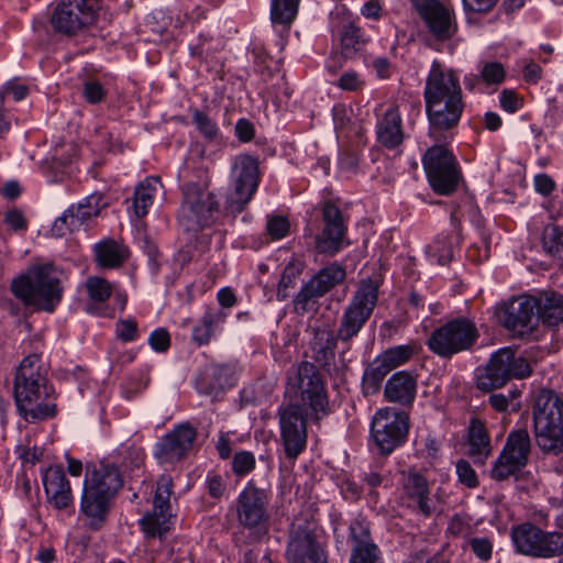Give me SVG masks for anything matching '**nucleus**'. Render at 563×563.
I'll list each match as a JSON object with an SVG mask.
<instances>
[{
  "instance_id": "obj_12",
  "label": "nucleus",
  "mask_w": 563,
  "mask_h": 563,
  "mask_svg": "<svg viewBox=\"0 0 563 563\" xmlns=\"http://www.w3.org/2000/svg\"><path fill=\"white\" fill-rule=\"evenodd\" d=\"M286 559L288 563H327L317 541L313 521L294 519L289 528Z\"/></svg>"
},
{
  "instance_id": "obj_29",
  "label": "nucleus",
  "mask_w": 563,
  "mask_h": 563,
  "mask_svg": "<svg viewBox=\"0 0 563 563\" xmlns=\"http://www.w3.org/2000/svg\"><path fill=\"white\" fill-rule=\"evenodd\" d=\"M534 421V437L538 446L545 453L558 455L563 451V423L545 421L543 418Z\"/></svg>"
},
{
  "instance_id": "obj_24",
  "label": "nucleus",
  "mask_w": 563,
  "mask_h": 563,
  "mask_svg": "<svg viewBox=\"0 0 563 563\" xmlns=\"http://www.w3.org/2000/svg\"><path fill=\"white\" fill-rule=\"evenodd\" d=\"M13 395L19 413L29 422L54 418L57 413L48 393L41 389H13Z\"/></svg>"
},
{
  "instance_id": "obj_53",
  "label": "nucleus",
  "mask_w": 563,
  "mask_h": 563,
  "mask_svg": "<svg viewBox=\"0 0 563 563\" xmlns=\"http://www.w3.org/2000/svg\"><path fill=\"white\" fill-rule=\"evenodd\" d=\"M378 547H369V549H352L350 563H378Z\"/></svg>"
},
{
  "instance_id": "obj_23",
  "label": "nucleus",
  "mask_w": 563,
  "mask_h": 563,
  "mask_svg": "<svg viewBox=\"0 0 563 563\" xmlns=\"http://www.w3.org/2000/svg\"><path fill=\"white\" fill-rule=\"evenodd\" d=\"M536 297L521 296L511 300L505 308L500 320L515 335L531 333L533 321L538 319Z\"/></svg>"
},
{
  "instance_id": "obj_46",
  "label": "nucleus",
  "mask_w": 563,
  "mask_h": 563,
  "mask_svg": "<svg viewBox=\"0 0 563 563\" xmlns=\"http://www.w3.org/2000/svg\"><path fill=\"white\" fill-rule=\"evenodd\" d=\"M412 354V349L407 345H399L387 350L379 357L393 369L406 363Z\"/></svg>"
},
{
  "instance_id": "obj_51",
  "label": "nucleus",
  "mask_w": 563,
  "mask_h": 563,
  "mask_svg": "<svg viewBox=\"0 0 563 563\" xmlns=\"http://www.w3.org/2000/svg\"><path fill=\"white\" fill-rule=\"evenodd\" d=\"M470 547L473 553L482 561H488L493 553V542L486 537L472 538Z\"/></svg>"
},
{
  "instance_id": "obj_47",
  "label": "nucleus",
  "mask_w": 563,
  "mask_h": 563,
  "mask_svg": "<svg viewBox=\"0 0 563 563\" xmlns=\"http://www.w3.org/2000/svg\"><path fill=\"white\" fill-rule=\"evenodd\" d=\"M332 115L336 132L347 136L350 124L352 122V111L344 104H336L332 109Z\"/></svg>"
},
{
  "instance_id": "obj_60",
  "label": "nucleus",
  "mask_w": 563,
  "mask_h": 563,
  "mask_svg": "<svg viewBox=\"0 0 563 563\" xmlns=\"http://www.w3.org/2000/svg\"><path fill=\"white\" fill-rule=\"evenodd\" d=\"M213 319L211 316H206L202 320V324L198 325L192 331V338L199 344H206L209 342L211 336Z\"/></svg>"
},
{
  "instance_id": "obj_39",
  "label": "nucleus",
  "mask_w": 563,
  "mask_h": 563,
  "mask_svg": "<svg viewBox=\"0 0 563 563\" xmlns=\"http://www.w3.org/2000/svg\"><path fill=\"white\" fill-rule=\"evenodd\" d=\"M302 272L300 262H290L284 269L277 290V299L284 301L289 297V289L296 286V282Z\"/></svg>"
},
{
  "instance_id": "obj_27",
  "label": "nucleus",
  "mask_w": 563,
  "mask_h": 563,
  "mask_svg": "<svg viewBox=\"0 0 563 563\" xmlns=\"http://www.w3.org/2000/svg\"><path fill=\"white\" fill-rule=\"evenodd\" d=\"M43 483L47 499L56 509H66L73 504L70 485L62 467H48Z\"/></svg>"
},
{
  "instance_id": "obj_22",
  "label": "nucleus",
  "mask_w": 563,
  "mask_h": 563,
  "mask_svg": "<svg viewBox=\"0 0 563 563\" xmlns=\"http://www.w3.org/2000/svg\"><path fill=\"white\" fill-rule=\"evenodd\" d=\"M106 206L100 194H93L84 199L77 206L68 208L53 224V233L64 236L68 232L79 230L86 221L97 217Z\"/></svg>"
},
{
  "instance_id": "obj_57",
  "label": "nucleus",
  "mask_w": 563,
  "mask_h": 563,
  "mask_svg": "<svg viewBox=\"0 0 563 563\" xmlns=\"http://www.w3.org/2000/svg\"><path fill=\"white\" fill-rule=\"evenodd\" d=\"M82 95L88 102L98 103L104 98L106 90L97 80H88L84 85Z\"/></svg>"
},
{
  "instance_id": "obj_44",
  "label": "nucleus",
  "mask_w": 563,
  "mask_h": 563,
  "mask_svg": "<svg viewBox=\"0 0 563 563\" xmlns=\"http://www.w3.org/2000/svg\"><path fill=\"white\" fill-rule=\"evenodd\" d=\"M391 371L380 357H377L364 372L363 383L368 387H379L386 375Z\"/></svg>"
},
{
  "instance_id": "obj_31",
  "label": "nucleus",
  "mask_w": 563,
  "mask_h": 563,
  "mask_svg": "<svg viewBox=\"0 0 563 563\" xmlns=\"http://www.w3.org/2000/svg\"><path fill=\"white\" fill-rule=\"evenodd\" d=\"M562 422L563 400L553 389H541L536 398L533 420Z\"/></svg>"
},
{
  "instance_id": "obj_58",
  "label": "nucleus",
  "mask_w": 563,
  "mask_h": 563,
  "mask_svg": "<svg viewBox=\"0 0 563 563\" xmlns=\"http://www.w3.org/2000/svg\"><path fill=\"white\" fill-rule=\"evenodd\" d=\"M338 86L346 91H357L363 88L364 82L361 80L357 73L346 71L339 78Z\"/></svg>"
},
{
  "instance_id": "obj_4",
  "label": "nucleus",
  "mask_w": 563,
  "mask_h": 563,
  "mask_svg": "<svg viewBox=\"0 0 563 563\" xmlns=\"http://www.w3.org/2000/svg\"><path fill=\"white\" fill-rule=\"evenodd\" d=\"M12 292L25 305L53 312L63 295L59 274L51 264L37 265L13 279Z\"/></svg>"
},
{
  "instance_id": "obj_26",
  "label": "nucleus",
  "mask_w": 563,
  "mask_h": 563,
  "mask_svg": "<svg viewBox=\"0 0 563 563\" xmlns=\"http://www.w3.org/2000/svg\"><path fill=\"white\" fill-rule=\"evenodd\" d=\"M336 338L334 333L328 329H318L314 332L311 342L312 358L321 366L327 368V372L333 377L332 386L339 387L346 384L344 367H333L331 371V362L335 357Z\"/></svg>"
},
{
  "instance_id": "obj_48",
  "label": "nucleus",
  "mask_w": 563,
  "mask_h": 563,
  "mask_svg": "<svg viewBox=\"0 0 563 563\" xmlns=\"http://www.w3.org/2000/svg\"><path fill=\"white\" fill-rule=\"evenodd\" d=\"M115 335L123 342H132L139 336L137 322L133 319H120L115 323Z\"/></svg>"
},
{
  "instance_id": "obj_20",
  "label": "nucleus",
  "mask_w": 563,
  "mask_h": 563,
  "mask_svg": "<svg viewBox=\"0 0 563 563\" xmlns=\"http://www.w3.org/2000/svg\"><path fill=\"white\" fill-rule=\"evenodd\" d=\"M428 31L438 40H450L457 31L454 11L439 0H412Z\"/></svg>"
},
{
  "instance_id": "obj_21",
  "label": "nucleus",
  "mask_w": 563,
  "mask_h": 563,
  "mask_svg": "<svg viewBox=\"0 0 563 563\" xmlns=\"http://www.w3.org/2000/svg\"><path fill=\"white\" fill-rule=\"evenodd\" d=\"M197 431L183 423L167 433L156 443L154 455L161 464H172L183 460L192 449Z\"/></svg>"
},
{
  "instance_id": "obj_18",
  "label": "nucleus",
  "mask_w": 563,
  "mask_h": 563,
  "mask_svg": "<svg viewBox=\"0 0 563 563\" xmlns=\"http://www.w3.org/2000/svg\"><path fill=\"white\" fill-rule=\"evenodd\" d=\"M345 269L339 264H330L321 268L302 286L294 299L295 310L305 313L312 303L345 279Z\"/></svg>"
},
{
  "instance_id": "obj_54",
  "label": "nucleus",
  "mask_w": 563,
  "mask_h": 563,
  "mask_svg": "<svg viewBox=\"0 0 563 563\" xmlns=\"http://www.w3.org/2000/svg\"><path fill=\"white\" fill-rule=\"evenodd\" d=\"M361 30L353 24L345 25L342 32L341 43L344 49H357L361 43Z\"/></svg>"
},
{
  "instance_id": "obj_52",
  "label": "nucleus",
  "mask_w": 563,
  "mask_h": 563,
  "mask_svg": "<svg viewBox=\"0 0 563 563\" xmlns=\"http://www.w3.org/2000/svg\"><path fill=\"white\" fill-rule=\"evenodd\" d=\"M148 344L158 353L166 352L170 346V336L166 329L158 328L148 336Z\"/></svg>"
},
{
  "instance_id": "obj_59",
  "label": "nucleus",
  "mask_w": 563,
  "mask_h": 563,
  "mask_svg": "<svg viewBox=\"0 0 563 563\" xmlns=\"http://www.w3.org/2000/svg\"><path fill=\"white\" fill-rule=\"evenodd\" d=\"M418 385L417 378L407 371L395 373L388 380L385 387H416Z\"/></svg>"
},
{
  "instance_id": "obj_61",
  "label": "nucleus",
  "mask_w": 563,
  "mask_h": 563,
  "mask_svg": "<svg viewBox=\"0 0 563 563\" xmlns=\"http://www.w3.org/2000/svg\"><path fill=\"white\" fill-rule=\"evenodd\" d=\"M520 390L512 389L509 391L508 396H505L503 394H493L489 397V402L493 408H495L498 411H505L508 406L519 397Z\"/></svg>"
},
{
  "instance_id": "obj_30",
  "label": "nucleus",
  "mask_w": 563,
  "mask_h": 563,
  "mask_svg": "<svg viewBox=\"0 0 563 563\" xmlns=\"http://www.w3.org/2000/svg\"><path fill=\"white\" fill-rule=\"evenodd\" d=\"M537 314L543 324L558 327L563 324V294L544 291L536 298Z\"/></svg>"
},
{
  "instance_id": "obj_56",
  "label": "nucleus",
  "mask_w": 563,
  "mask_h": 563,
  "mask_svg": "<svg viewBox=\"0 0 563 563\" xmlns=\"http://www.w3.org/2000/svg\"><path fill=\"white\" fill-rule=\"evenodd\" d=\"M416 389H384L385 398L390 402L402 406L411 405L415 399Z\"/></svg>"
},
{
  "instance_id": "obj_1",
  "label": "nucleus",
  "mask_w": 563,
  "mask_h": 563,
  "mask_svg": "<svg viewBox=\"0 0 563 563\" xmlns=\"http://www.w3.org/2000/svg\"><path fill=\"white\" fill-rule=\"evenodd\" d=\"M330 411L325 389H286L279 406L280 439L285 455L295 461L307 445V418L318 422Z\"/></svg>"
},
{
  "instance_id": "obj_50",
  "label": "nucleus",
  "mask_w": 563,
  "mask_h": 563,
  "mask_svg": "<svg viewBox=\"0 0 563 563\" xmlns=\"http://www.w3.org/2000/svg\"><path fill=\"white\" fill-rule=\"evenodd\" d=\"M255 466V457L251 452L242 451L235 453L232 461V470L236 475H245Z\"/></svg>"
},
{
  "instance_id": "obj_35",
  "label": "nucleus",
  "mask_w": 563,
  "mask_h": 563,
  "mask_svg": "<svg viewBox=\"0 0 563 563\" xmlns=\"http://www.w3.org/2000/svg\"><path fill=\"white\" fill-rule=\"evenodd\" d=\"M327 384L310 362H301L288 375L287 387H323Z\"/></svg>"
},
{
  "instance_id": "obj_62",
  "label": "nucleus",
  "mask_w": 563,
  "mask_h": 563,
  "mask_svg": "<svg viewBox=\"0 0 563 563\" xmlns=\"http://www.w3.org/2000/svg\"><path fill=\"white\" fill-rule=\"evenodd\" d=\"M208 493L213 498H220L225 493V484L218 474H210L207 477Z\"/></svg>"
},
{
  "instance_id": "obj_63",
  "label": "nucleus",
  "mask_w": 563,
  "mask_h": 563,
  "mask_svg": "<svg viewBox=\"0 0 563 563\" xmlns=\"http://www.w3.org/2000/svg\"><path fill=\"white\" fill-rule=\"evenodd\" d=\"M500 106L505 111L514 113L521 107V102L512 90L506 89L500 95Z\"/></svg>"
},
{
  "instance_id": "obj_40",
  "label": "nucleus",
  "mask_w": 563,
  "mask_h": 563,
  "mask_svg": "<svg viewBox=\"0 0 563 563\" xmlns=\"http://www.w3.org/2000/svg\"><path fill=\"white\" fill-rule=\"evenodd\" d=\"M544 251L552 256L563 255V230L555 224H548L542 233Z\"/></svg>"
},
{
  "instance_id": "obj_36",
  "label": "nucleus",
  "mask_w": 563,
  "mask_h": 563,
  "mask_svg": "<svg viewBox=\"0 0 563 563\" xmlns=\"http://www.w3.org/2000/svg\"><path fill=\"white\" fill-rule=\"evenodd\" d=\"M158 187L159 180L155 177L146 178L136 187L133 198V209L137 218H142L147 213V209L152 206Z\"/></svg>"
},
{
  "instance_id": "obj_28",
  "label": "nucleus",
  "mask_w": 563,
  "mask_h": 563,
  "mask_svg": "<svg viewBox=\"0 0 563 563\" xmlns=\"http://www.w3.org/2000/svg\"><path fill=\"white\" fill-rule=\"evenodd\" d=\"M377 141L386 148L393 150L404 142L402 120L397 108L386 110L376 124Z\"/></svg>"
},
{
  "instance_id": "obj_10",
  "label": "nucleus",
  "mask_w": 563,
  "mask_h": 563,
  "mask_svg": "<svg viewBox=\"0 0 563 563\" xmlns=\"http://www.w3.org/2000/svg\"><path fill=\"white\" fill-rule=\"evenodd\" d=\"M378 284L363 280L346 307L338 330V338L347 341L355 336L369 319L378 300Z\"/></svg>"
},
{
  "instance_id": "obj_32",
  "label": "nucleus",
  "mask_w": 563,
  "mask_h": 563,
  "mask_svg": "<svg viewBox=\"0 0 563 563\" xmlns=\"http://www.w3.org/2000/svg\"><path fill=\"white\" fill-rule=\"evenodd\" d=\"M468 455L476 463L484 464L492 453L489 435L484 424L477 419H472L468 427Z\"/></svg>"
},
{
  "instance_id": "obj_49",
  "label": "nucleus",
  "mask_w": 563,
  "mask_h": 563,
  "mask_svg": "<svg viewBox=\"0 0 563 563\" xmlns=\"http://www.w3.org/2000/svg\"><path fill=\"white\" fill-rule=\"evenodd\" d=\"M456 475L463 485L468 488H475L478 485V478L475 470L466 460H460L456 463Z\"/></svg>"
},
{
  "instance_id": "obj_37",
  "label": "nucleus",
  "mask_w": 563,
  "mask_h": 563,
  "mask_svg": "<svg viewBox=\"0 0 563 563\" xmlns=\"http://www.w3.org/2000/svg\"><path fill=\"white\" fill-rule=\"evenodd\" d=\"M460 243L461 235L459 232L450 235H439L429 245L430 255L437 260L438 264L446 265L453 257V247Z\"/></svg>"
},
{
  "instance_id": "obj_16",
  "label": "nucleus",
  "mask_w": 563,
  "mask_h": 563,
  "mask_svg": "<svg viewBox=\"0 0 563 563\" xmlns=\"http://www.w3.org/2000/svg\"><path fill=\"white\" fill-rule=\"evenodd\" d=\"M173 481L168 475H162L156 485L153 499V510L140 519V525L147 538H163L172 527L170 509Z\"/></svg>"
},
{
  "instance_id": "obj_34",
  "label": "nucleus",
  "mask_w": 563,
  "mask_h": 563,
  "mask_svg": "<svg viewBox=\"0 0 563 563\" xmlns=\"http://www.w3.org/2000/svg\"><path fill=\"white\" fill-rule=\"evenodd\" d=\"M98 264L104 268H115L128 258V250L112 240L102 241L95 245Z\"/></svg>"
},
{
  "instance_id": "obj_55",
  "label": "nucleus",
  "mask_w": 563,
  "mask_h": 563,
  "mask_svg": "<svg viewBox=\"0 0 563 563\" xmlns=\"http://www.w3.org/2000/svg\"><path fill=\"white\" fill-rule=\"evenodd\" d=\"M266 229L273 240H280L288 234L289 223L283 217H273L268 220Z\"/></svg>"
},
{
  "instance_id": "obj_45",
  "label": "nucleus",
  "mask_w": 563,
  "mask_h": 563,
  "mask_svg": "<svg viewBox=\"0 0 563 563\" xmlns=\"http://www.w3.org/2000/svg\"><path fill=\"white\" fill-rule=\"evenodd\" d=\"M192 121L196 124L199 132L208 140H214L219 134L217 124L211 118L200 110L192 112Z\"/></svg>"
},
{
  "instance_id": "obj_9",
  "label": "nucleus",
  "mask_w": 563,
  "mask_h": 563,
  "mask_svg": "<svg viewBox=\"0 0 563 563\" xmlns=\"http://www.w3.org/2000/svg\"><path fill=\"white\" fill-rule=\"evenodd\" d=\"M511 540L517 552L532 558L563 555V533L544 531L532 523L512 527Z\"/></svg>"
},
{
  "instance_id": "obj_3",
  "label": "nucleus",
  "mask_w": 563,
  "mask_h": 563,
  "mask_svg": "<svg viewBox=\"0 0 563 563\" xmlns=\"http://www.w3.org/2000/svg\"><path fill=\"white\" fill-rule=\"evenodd\" d=\"M122 484L119 470L109 464H100L93 468L89 477H86L80 510L91 529L98 530L102 527L110 510L111 499Z\"/></svg>"
},
{
  "instance_id": "obj_6",
  "label": "nucleus",
  "mask_w": 563,
  "mask_h": 563,
  "mask_svg": "<svg viewBox=\"0 0 563 563\" xmlns=\"http://www.w3.org/2000/svg\"><path fill=\"white\" fill-rule=\"evenodd\" d=\"M221 214L229 216L220 208L216 196L202 186L189 183L184 188V203L179 219L186 230H197L213 224Z\"/></svg>"
},
{
  "instance_id": "obj_17",
  "label": "nucleus",
  "mask_w": 563,
  "mask_h": 563,
  "mask_svg": "<svg viewBox=\"0 0 563 563\" xmlns=\"http://www.w3.org/2000/svg\"><path fill=\"white\" fill-rule=\"evenodd\" d=\"M321 213L322 230L316 236V249L319 253L334 255L350 244L346 240V220L332 201L323 203Z\"/></svg>"
},
{
  "instance_id": "obj_38",
  "label": "nucleus",
  "mask_w": 563,
  "mask_h": 563,
  "mask_svg": "<svg viewBox=\"0 0 563 563\" xmlns=\"http://www.w3.org/2000/svg\"><path fill=\"white\" fill-rule=\"evenodd\" d=\"M300 0H272L273 23L289 25L296 18Z\"/></svg>"
},
{
  "instance_id": "obj_7",
  "label": "nucleus",
  "mask_w": 563,
  "mask_h": 563,
  "mask_svg": "<svg viewBox=\"0 0 563 563\" xmlns=\"http://www.w3.org/2000/svg\"><path fill=\"white\" fill-rule=\"evenodd\" d=\"M269 496L265 489L249 483L236 498V519L250 536L260 540L268 532Z\"/></svg>"
},
{
  "instance_id": "obj_33",
  "label": "nucleus",
  "mask_w": 563,
  "mask_h": 563,
  "mask_svg": "<svg viewBox=\"0 0 563 563\" xmlns=\"http://www.w3.org/2000/svg\"><path fill=\"white\" fill-rule=\"evenodd\" d=\"M46 377L40 367L37 355L26 356L16 369L14 387H45Z\"/></svg>"
},
{
  "instance_id": "obj_15",
  "label": "nucleus",
  "mask_w": 563,
  "mask_h": 563,
  "mask_svg": "<svg viewBox=\"0 0 563 563\" xmlns=\"http://www.w3.org/2000/svg\"><path fill=\"white\" fill-rule=\"evenodd\" d=\"M98 9V0H60L51 22L56 32L74 35L93 24Z\"/></svg>"
},
{
  "instance_id": "obj_14",
  "label": "nucleus",
  "mask_w": 563,
  "mask_h": 563,
  "mask_svg": "<svg viewBox=\"0 0 563 563\" xmlns=\"http://www.w3.org/2000/svg\"><path fill=\"white\" fill-rule=\"evenodd\" d=\"M531 451L530 437L526 429L511 431L506 444L495 461L490 476L493 479L501 482L510 476H516L527 465Z\"/></svg>"
},
{
  "instance_id": "obj_64",
  "label": "nucleus",
  "mask_w": 563,
  "mask_h": 563,
  "mask_svg": "<svg viewBox=\"0 0 563 563\" xmlns=\"http://www.w3.org/2000/svg\"><path fill=\"white\" fill-rule=\"evenodd\" d=\"M358 164V155L354 150H344L339 157V165L342 170L353 172Z\"/></svg>"
},
{
  "instance_id": "obj_19",
  "label": "nucleus",
  "mask_w": 563,
  "mask_h": 563,
  "mask_svg": "<svg viewBox=\"0 0 563 563\" xmlns=\"http://www.w3.org/2000/svg\"><path fill=\"white\" fill-rule=\"evenodd\" d=\"M531 373L529 363L516 357L509 349H500L490 357L486 368L489 383L479 382L476 387H503L512 378H523Z\"/></svg>"
},
{
  "instance_id": "obj_25",
  "label": "nucleus",
  "mask_w": 563,
  "mask_h": 563,
  "mask_svg": "<svg viewBox=\"0 0 563 563\" xmlns=\"http://www.w3.org/2000/svg\"><path fill=\"white\" fill-rule=\"evenodd\" d=\"M401 485L408 505L424 516L437 511V499L431 495L427 478L416 470L401 473Z\"/></svg>"
},
{
  "instance_id": "obj_11",
  "label": "nucleus",
  "mask_w": 563,
  "mask_h": 563,
  "mask_svg": "<svg viewBox=\"0 0 563 563\" xmlns=\"http://www.w3.org/2000/svg\"><path fill=\"white\" fill-rule=\"evenodd\" d=\"M408 429L409 418L405 411L385 407L374 415L371 434L379 452L389 454L405 441Z\"/></svg>"
},
{
  "instance_id": "obj_42",
  "label": "nucleus",
  "mask_w": 563,
  "mask_h": 563,
  "mask_svg": "<svg viewBox=\"0 0 563 563\" xmlns=\"http://www.w3.org/2000/svg\"><path fill=\"white\" fill-rule=\"evenodd\" d=\"M350 540L352 542V549H369V547H377L371 539L368 526L358 520L350 525Z\"/></svg>"
},
{
  "instance_id": "obj_2",
  "label": "nucleus",
  "mask_w": 563,
  "mask_h": 563,
  "mask_svg": "<svg viewBox=\"0 0 563 563\" xmlns=\"http://www.w3.org/2000/svg\"><path fill=\"white\" fill-rule=\"evenodd\" d=\"M430 123L429 135L441 140V132L457 125L463 109L462 88L455 70L433 62L423 91Z\"/></svg>"
},
{
  "instance_id": "obj_13",
  "label": "nucleus",
  "mask_w": 563,
  "mask_h": 563,
  "mask_svg": "<svg viewBox=\"0 0 563 563\" xmlns=\"http://www.w3.org/2000/svg\"><path fill=\"white\" fill-rule=\"evenodd\" d=\"M477 339V329L465 318L452 320L433 331L428 346L440 356H451L470 349Z\"/></svg>"
},
{
  "instance_id": "obj_41",
  "label": "nucleus",
  "mask_w": 563,
  "mask_h": 563,
  "mask_svg": "<svg viewBox=\"0 0 563 563\" xmlns=\"http://www.w3.org/2000/svg\"><path fill=\"white\" fill-rule=\"evenodd\" d=\"M481 80L486 86H499L506 77V70L499 62H483L478 66Z\"/></svg>"
},
{
  "instance_id": "obj_8",
  "label": "nucleus",
  "mask_w": 563,
  "mask_h": 563,
  "mask_svg": "<svg viewBox=\"0 0 563 563\" xmlns=\"http://www.w3.org/2000/svg\"><path fill=\"white\" fill-rule=\"evenodd\" d=\"M422 165L432 189L439 195H450L456 190L461 170L453 153L442 144L427 150Z\"/></svg>"
},
{
  "instance_id": "obj_5",
  "label": "nucleus",
  "mask_w": 563,
  "mask_h": 563,
  "mask_svg": "<svg viewBox=\"0 0 563 563\" xmlns=\"http://www.w3.org/2000/svg\"><path fill=\"white\" fill-rule=\"evenodd\" d=\"M261 181L258 159L249 154L234 157L231 166L230 187L224 196L223 210L235 217L254 197Z\"/></svg>"
},
{
  "instance_id": "obj_43",
  "label": "nucleus",
  "mask_w": 563,
  "mask_h": 563,
  "mask_svg": "<svg viewBox=\"0 0 563 563\" xmlns=\"http://www.w3.org/2000/svg\"><path fill=\"white\" fill-rule=\"evenodd\" d=\"M86 288L93 302H104L112 294L111 284L104 278L91 276L86 282Z\"/></svg>"
}]
</instances>
